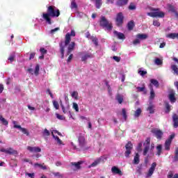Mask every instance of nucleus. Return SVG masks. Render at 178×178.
<instances>
[{"label":"nucleus","mask_w":178,"mask_h":178,"mask_svg":"<svg viewBox=\"0 0 178 178\" xmlns=\"http://www.w3.org/2000/svg\"><path fill=\"white\" fill-rule=\"evenodd\" d=\"M59 15H60V13H59V10L56 8L49 6L48 8V13H43L42 17L48 24H51L50 16L51 17H58Z\"/></svg>","instance_id":"f257e3e1"},{"label":"nucleus","mask_w":178,"mask_h":178,"mask_svg":"<svg viewBox=\"0 0 178 178\" xmlns=\"http://www.w3.org/2000/svg\"><path fill=\"white\" fill-rule=\"evenodd\" d=\"M70 37H76V32L74 30H72L71 33H67L65 35V42H61L60 43V53H61V58L63 59V56H65V47L66 45H69L70 44L71 38Z\"/></svg>","instance_id":"f03ea898"},{"label":"nucleus","mask_w":178,"mask_h":178,"mask_svg":"<svg viewBox=\"0 0 178 178\" xmlns=\"http://www.w3.org/2000/svg\"><path fill=\"white\" fill-rule=\"evenodd\" d=\"M100 26L105 29L106 31H111L112 30V24L106 20L105 17H102L99 21Z\"/></svg>","instance_id":"7ed1b4c3"},{"label":"nucleus","mask_w":178,"mask_h":178,"mask_svg":"<svg viewBox=\"0 0 178 178\" xmlns=\"http://www.w3.org/2000/svg\"><path fill=\"white\" fill-rule=\"evenodd\" d=\"M150 10V13H147V16H150V17H165V13L162 11L154 8H151Z\"/></svg>","instance_id":"20e7f679"},{"label":"nucleus","mask_w":178,"mask_h":178,"mask_svg":"<svg viewBox=\"0 0 178 178\" xmlns=\"http://www.w3.org/2000/svg\"><path fill=\"white\" fill-rule=\"evenodd\" d=\"M78 144L80 148H84L87 145V141L86 140V134L80 133L78 136Z\"/></svg>","instance_id":"39448f33"},{"label":"nucleus","mask_w":178,"mask_h":178,"mask_svg":"<svg viewBox=\"0 0 178 178\" xmlns=\"http://www.w3.org/2000/svg\"><path fill=\"white\" fill-rule=\"evenodd\" d=\"M104 161H106V156H102L97 159H96L92 163H91L90 165H88L89 168H95V166H98L101 162H104Z\"/></svg>","instance_id":"423d86ee"},{"label":"nucleus","mask_w":178,"mask_h":178,"mask_svg":"<svg viewBox=\"0 0 178 178\" xmlns=\"http://www.w3.org/2000/svg\"><path fill=\"white\" fill-rule=\"evenodd\" d=\"M0 152H4L5 154H8V155H15V156H16V155L19 154L17 152V150H15L12 147L7 148V149H5V148L0 149Z\"/></svg>","instance_id":"0eeeda50"},{"label":"nucleus","mask_w":178,"mask_h":178,"mask_svg":"<svg viewBox=\"0 0 178 178\" xmlns=\"http://www.w3.org/2000/svg\"><path fill=\"white\" fill-rule=\"evenodd\" d=\"M156 168V163H152L151 165V167L149 168L147 172H146L145 174V177L146 178L151 177L154 175Z\"/></svg>","instance_id":"6e6552de"},{"label":"nucleus","mask_w":178,"mask_h":178,"mask_svg":"<svg viewBox=\"0 0 178 178\" xmlns=\"http://www.w3.org/2000/svg\"><path fill=\"white\" fill-rule=\"evenodd\" d=\"M51 134L55 141H56L58 145H64L63 142H62V140L59 138V137L55 136V134H58V136H60V134L58 131L52 130Z\"/></svg>","instance_id":"1a4fd4ad"},{"label":"nucleus","mask_w":178,"mask_h":178,"mask_svg":"<svg viewBox=\"0 0 178 178\" xmlns=\"http://www.w3.org/2000/svg\"><path fill=\"white\" fill-rule=\"evenodd\" d=\"M13 124L14 129H19V130H20V131H22L23 133V134H26V136L29 135V131H27V129L26 128H23V127H22V126L18 125L17 122L13 121Z\"/></svg>","instance_id":"9d476101"},{"label":"nucleus","mask_w":178,"mask_h":178,"mask_svg":"<svg viewBox=\"0 0 178 178\" xmlns=\"http://www.w3.org/2000/svg\"><path fill=\"white\" fill-rule=\"evenodd\" d=\"M175 138V134H172L170 137L165 140V149L169 151L170 149V145L172 144V140Z\"/></svg>","instance_id":"9b49d317"},{"label":"nucleus","mask_w":178,"mask_h":178,"mask_svg":"<svg viewBox=\"0 0 178 178\" xmlns=\"http://www.w3.org/2000/svg\"><path fill=\"white\" fill-rule=\"evenodd\" d=\"M126 152H125V156L127 158H129V155L131 154V148H133V144H131V142H129L126 146Z\"/></svg>","instance_id":"f8f14e48"},{"label":"nucleus","mask_w":178,"mask_h":178,"mask_svg":"<svg viewBox=\"0 0 178 178\" xmlns=\"http://www.w3.org/2000/svg\"><path fill=\"white\" fill-rule=\"evenodd\" d=\"M152 133L154 134L155 137H156L158 140H161V138H162V136H163V133L162 132V131L158 129H153L152 131Z\"/></svg>","instance_id":"ddd939ff"},{"label":"nucleus","mask_w":178,"mask_h":178,"mask_svg":"<svg viewBox=\"0 0 178 178\" xmlns=\"http://www.w3.org/2000/svg\"><path fill=\"white\" fill-rule=\"evenodd\" d=\"M176 93L175 92V90H171L169 92L168 94V99H170V102H171V104H175V102H176V97H175V95Z\"/></svg>","instance_id":"4468645a"},{"label":"nucleus","mask_w":178,"mask_h":178,"mask_svg":"<svg viewBox=\"0 0 178 178\" xmlns=\"http://www.w3.org/2000/svg\"><path fill=\"white\" fill-rule=\"evenodd\" d=\"M168 9L169 12H171V13H173L174 16H175V17L178 19V12L176 11V8H175L172 5L168 4Z\"/></svg>","instance_id":"2eb2a0df"},{"label":"nucleus","mask_w":178,"mask_h":178,"mask_svg":"<svg viewBox=\"0 0 178 178\" xmlns=\"http://www.w3.org/2000/svg\"><path fill=\"white\" fill-rule=\"evenodd\" d=\"M123 14L122 13H120L117 15V17H116V24L117 26H120V24H122V23H123Z\"/></svg>","instance_id":"dca6fc26"},{"label":"nucleus","mask_w":178,"mask_h":178,"mask_svg":"<svg viewBox=\"0 0 178 178\" xmlns=\"http://www.w3.org/2000/svg\"><path fill=\"white\" fill-rule=\"evenodd\" d=\"M111 172L113 175H119V176H122L123 172H122V170L119 169V168L116 166H113L111 168Z\"/></svg>","instance_id":"f3484780"},{"label":"nucleus","mask_w":178,"mask_h":178,"mask_svg":"<svg viewBox=\"0 0 178 178\" xmlns=\"http://www.w3.org/2000/svg\"><path fill=\"white\" fill-rule=\"evenodd\" d=\"M81 163H83V161H79L77 163H72V169H73V170H79V169H80V168H81Z\"/></svg>","instance_id":"a211bd4d"},{"label":"nucleus","mask_w":178,"mask_h":178,"mask_svg":"<svg viewBox=\"0 0 178 178\" xmlns=\"http://www.w3.org/2000/svg\"><path fill=\"white\" fill-rule=\"evenodd\" d=\"M147 112H149L150 114H152L155 112V105L152 104V102H150L149 104V106L147 108Z\"/></svg>","instance_id":"6ab92c4d"},{"label":"nucleus","mask_w":178,"mask_h":178,"mask_svg":"<svg viewBox=\"0 0 178 178\" xmlns=\"http://www.w3.org/2000/svg\"><path fill=\"white\" fill-rule=\"evenodd\" d=\"M28 151H30V152H41V148L38 147H31L29 146L27 147Z\"/></svg>","instance_id":"aec40b11"},{"label":"nucleus","mask_w":178,"mask_h":178,"mask_svg":"<svg viewBox=\"0 0 178 178\" xmlns=\"http://www.w3.org/2000/svg\"><path fill=\"white\" fill-rule=\"evenodd\" d=\"M90 58H94V55H92V54L90 53H86L82 57H81V60L83 62L87 60V59Z\"/></svg>","instance_id":"412c9836"},{"label":"nucleus","mask_w":178,"mask_h":178,"mask_svg":"<svg viewBox=\"0 0 178 178\" xmlns=\"http://www.w3.org/2000/svg\"><path fill=\"white\" fill-rule=\"evenodd\" d=\"M114 35H115V36L119 38V40H124V34L122 33H119L116 31H115L113 32Z\"/></svg>","instance_id":"4be33fe9"},{"label":"nucleus","mask_w":178,"mask_h":178,"mask_svg":"<svg viewBox=\"0 0 178 178\" xmlns=\"http://www.w3.org/2000/svg\"><path fill=\"white\" fill-rule=\"evenodd\" d=\"M172 120L174 123V127L177 128L178 127V117L177 115L174 114L172 116Z\"/></svg>","instance_id":"5701e85b"},{"label":"nucleus","mask_w":178,"mask_h":178,"mask_svg":"<svg viewBox=\"0 0 178 178\" xmlns=\"http://www.w3.org/2000/svg\"><path fill=\"white\" fill-rule=\"evenodd\" d=\"M75 45H76V43H74V42H72L69 44L68 49H67V55H69V54H70V52H72V51H73V49H74Z\"/></svg>","instance_id":"b1692460"},{"label":"nucleus","mask_w":178,"mask_h":178,"mask_svg":"<svg viewBox=\"0 0 178 178\" xmlns=\"http://www.w3.org/2000/svg\"><path fill=\"white\" fill-rule=\"evenodd\" d=\"M127 2H129V0H118L117 1V5L118 6H123L127 5Z\"/></svg>","instance_id":"393cba45"},{"label":"nucleus","mask_w":178,"mask_h":178,"mask_svg":"<svg viewBox=\"0 0 178 178\" xmlns=\"http://www.w3.org/2000/svg\"><path fill=\"white\" fill-rule=\"evenodd\" d=\"M136 38H138L140 41L142 40H147V38H148V35H147V34H138V35H136Z\"/></svg>","instance_id":"a878e982"},{"label":"nucleus","mask_w":178,"mask_h":178,"mask_svg":"<svg viewBox=\"0 0 178 178\" xmlns=\"http://www.w3.org/2000/svg\"><path fill=\"white\" fill-rule=\"evenodd\" d=\"M134 163L135 165H138V163H140V154H138V153H136L134 156Z\"/></svg>","instance_id":"bb28decb"},{"label":"nucleus","mask_w":178,"mask_h":178,"mask_svg":"<svg viewBox=\"0 0 178 178\" xmlns=\"http://www.w3.org/2000/svg\"><path fill=\"white\" fill-rule=\"evenodd\" d=\"M171 69L173 72V74L178 76V67L175 64H172L171 65Z\"/></svg>","instance_id":"cd10ccee"},{"label":"nucleus","mask_w":178,"mask_h":178,"mask_svg":"<svg viewBox=\"0 0 178 178\" xmlns=\"http://www.w3.org/2000/svg\"><path fill=\"white\" fill-rule=\"evenodd\" d=\"M35 168H40V169H42L43 170H47L48 168L44 164H40V163H35L34 165Z\"/></svg>","instance_id":"c85d7f7f"},{"label":"nucleus","mask_w":178,"mask_h":178,"mask_svg":"<svg viewBox=\"0 0 178 178\" xmlns=\"http://www.w3.org/2000/svg\"><path fill=\"white\" fill-rule=\"evenodd\" d=\"M90 40L93 42L95 47H98V38L95 36H91Z\"/></svg>","instance_id":"c756f323"},{"label":"nucleus","mask_w":178,"mask_h":178,"mask_svg":"<svg viewBox=\"0 0 178 178\" xmlns=\"http://www.w3.org/2000/svg\"><path fill=\"white\" fill-rule=\"evenodd\" d=\"M138 74H140V76H145V74H147V70H145L144 68H139L138 70Z\"/></svg>","instance_id":"7c9ffc66"},{"label":"nucleus","mask_w":178,"mask_h":178,"mask_svg":"<svg viewBox=\"0 0 178 178\" xmlns=\"http://www.w3.org/2000/svg\"><path fill=\"white\" fill-rule=\"evenodd\" d=\"M0 122L3 124V126H8L9 124V122L6 119H5L2 115H0Z\"/></svg>","instance_id":"2f4dec72"},{"label":"nucleus","mask_w":178,"mask_h":178,"mask_svg":"<svg viewBox=\"0 0 178 178\" xmlns=\"http://www.w3.org/2000/svg\"><path fill=\"white\" fill-rule=\"evenodd\" d=\"M155 98V91H154V88L150 85V99H154Z\"/></svg>","instance_id":"473e14b6"},{"label":"nucleus","mask_w":178,"mask_h":178,"mask_svg":"<svg viewBox=\"0 0 178 178\" xmlns=\"http://www.w3.org/2000/svg\"><path fill=\"white\" fill-rule=\"evenodd\" d=\"M15 52H12L10 54V56H9L8 60H9V62H10V63H12V62H13V60H15Z\"/></svg>","instance_id":"72a5a7b5"},{"label":"nucleus","mask_w":178,"mask_h":178,"mask_svg":"<svg viewBox=\"0 0 178 178\" xmlns=\"http://www.w3.org/2000/svg\"><path fill=\"white\" fill-rule=\"evenodd\" d=\"M102 5V0H95V6L97 9H99Z\"/></svg>","instance_id":"f704fd0d"},{"label":"nucleus","mask_w":178,"mask_h":178,"mask_svg":"<svg viewBox=\"0 0 178 178\" xmlns=\"http://www.w3.org/2000/svg\"><path fill=\"white\" fill-rule=\"evenodd\" d=\"M137 90L138 92H143L144 94H147V90H145V87H137Z\"/></svg>","instance_id":"c9c22d12"},{"label":"nucleus","mask_w":178,"mask_h":178,"mask_svg":"<svg viewBox=\"0 0 178 178\" xmlns=\"http://www.w3.org/2000/svg\"><path fill=\"white\" fill-rule=\"evenodd\" d=\"M116 99H117L118 102H119L120 104H122V102H123V95H118L116 96Z\"/></svg>","instance_id":"e433bc0d"},{"label":"nucleus","mask_w":178,"mask_h":178,"mask_svg":"<svg viewBox=\"0 0 178 178\" xmlns=\"http://www.w3.org/2000/svg\"><path fill=\"white\" fill-rule=\"evenodd\" d=\"M156 149H157L156 155L159 156V155H161V153L162 152V145H159L156 147Z\"/></svg>","instance_id":"4c0bfd02"},{"label":"nucleus","mask_w":178,"mask_h":178,"mask_svg":"<svg viewBox=\"0 0 178 178\" xmlns=\"http://www.w3.org/2000/svg\"><path fill=\"white\" fill-rule=\"evenodd\" d=\"M150 81L151 83L153 84V86H154L155 87H159V82H158V81H156V79H151Z\"/></svg>","instance_id":"58836bf2"},{"label":"nucleus","mask_w":178,"mask_h":178,"mask_svg":"<svg viewBox=\"0 0 178 178\" xmlns=\"http://www.w3.org/2000/svg\"><path fill=\"white\" fill-rule=\"evenodd\" d=\"M71 97H72V98H74V99H77V98L79 97V92H77V91L72 92Z\"/></svg>","instance_id":"ea45409f"},{"label":"nucleus","mask_w":178,"mask_h":178,"mask_svg":"<svg viewBox=\"0 0 178 178\" xmlns=\"http://www.w3.org/2000/svg\"><path fill=\"white\" fill-rule=\"evenodd\" d=\"M134 27V22H129L127 24L128 30H133V28Z\"/></svg>","instance_id":"a19ab883"},{"label":"nucleus","mask_w":178,"mask_h":178,"mask_svg":"<svg viewBox=\"0 0 178 178\" xmlns=\"http://www.w3.org/2000/svg\"><path fill=\"white\" fill-rule=\"evenodd\" d=\"M141 115V108H138L135 111L134 118H138Z\"/></svg>","instance_id":"79ce46f5"},{"label":"nucleus","mask_w":178,"mask_h":178,"mask_svg":"<svg viewBox=\"0 0 178 178\" xmlns=\"http://www.w3.org/2000/svg\"><path fill=\"white\" fill-rule=\"evenodd\" d=\"M72 108L74 109L75 112L79 113V104H77V103H73L72 104Z\"/></svg>","instance_id":"37998d69"},{"label":"nucleus","mask_w":178,"mask_h":178,"mask_svg":"<svg viewBox=\"0 0 178 178\" xmlns=\"http://www.w3.org/2000/svg\"><path fill=\"white\" fill-rule=\"evenodd\" d=\"M39 72H40V65H35V70H34V74H35V76H38Z\"/></svg>","instance_id":"c03bdc74"},{"label":"nucleus","mask_w":178,"mask_h":178,"mask_svg":"<svg viewBox=\"0 0 178 178\" xmlns=\"http://www.w3.org/2000/svg\"><path fill=\"white\" fill-rule=\"evenodd\" d=\"M148 151H149V146L146 145L145 146V148L143 149V155H147L148 154Z\"/></svg>","instance_id":"a18cd8bd"},{"label":"nucleus","mask_w":178,"mask_h":178,"mask_svg":"<svg viewBox=\"0 0 178 178\" xmlns=\"http://www.w3.org/2000/svg\"><path fill=\"white\" fill-rule=\"evenodd\" d=\"M122 118L124 120H126L127 119V114L126 113V108H122Z\"/></svg>","instance_id":"49530a36"},{"label":"nucleus","mask_w":178,"mask_h":178,"mask_svg":"<svg viewBox=\"0 0 178 178\" xmlns=\"http://www.w3.org/2000/svg\"><path fill=\"white\" fill-rule=\"evenodd\" d=\"M174 161H175V162L178 161V147H177L175 149V155L174 156Z\"/></svg>","instance_id":"de8ad7c7"},{"label":"nucleus","mask_w":178,"mask_h":178,"mask_svg":"<svg viewBox=\"0 0 178 178\" xmlns=\"http://www.w3.org/2000/svg\"><path fill=\"white\" fill-rule=\"evenodd\" d=\"M154 63L155 65H157L158 66L162 65V60L159 59V58H156L154 60Z\"/></svg>","instance_id":"09e8293b"},{"label":"nucleus","mask_w":178,"mask_h":178,"mask_svg":"<svg viewBox=\"0 0 178 178\" xmlns=\"http://www.w3.org/2000/svg\"><path fill=\"white\" fill-rule=\"evenodd\" d=\"M170 108H171L170 105H169L168 103H166L165 104V108H166L165 113H169V112H170Z\"/></svg>","instance_id":"8fccbe9b"},{"label":"nucleus","mask_w":178,"mask_h":178,"mask_svg":"<svg viewBox=\"0 0 178 178\" xmlns=\"http://www.w3.org/2000/svg\"><path fill=\"white\" fill-rule=\"evenodd\" d=\"M150 143H151V138H147L146 139L145 143H144V146L145 147V146L148 145V147H149Z\"/></svg>","instance_id":"3c124183"},{"label":"nucleus","mask_w":178,"mask_h":178,"mask_svg":"<svg viewBox=\"0 0 178 178\" xmlns=\"http://www.w3.org/2000/svg\"><path fill=\"white\" fill-rule=\"evenodd\" d=\"M53 105L55 109H59V104L56 101H53Z\"/></svg>","instance_id":"603ef678"},{"label":"nucleus","mask_w":178,"mask_h":178,"mask_svg":"<svg viewBox=\"0 0 178 178\" xmlns=\"http://www.w3.org/2000/svg\"><path fill=\"white\" fill-rule=\"evenodd\" d=\"M141 147H143V143H140L138 144V146L136 147L137 151H138L139 152L143 151V149H141Z\"/></svg>","instance_id":"864d4df0"},{"label":"nucleus","mask_w":178,"mask_h":178,"mask_svg":"<svg viewBox=\"0 0 178 178\" xmlns=\"http://www.w3.org/2000/svg\"><path fill=\"white\" fill-rule=\"evenodd\" d=\"M140 42H141V40L139 38H136V39L135 40H134L133 44H134V45H138V44H140Z\"/></svg>","instance_id":"5fc2aeb1"},{"label":"nucleus","mask_w":178,"mask_h":178,"mask_svg":"<svg viewBox=\"0 0 178 178\" xmlns=\"http://www.w3.org/2000/svg\"><path fill=\"white\" fill-rule=\"evenodd\" d=\"M129 10H135L136 9V5L134 3H131L129 6Z\"/></svg>","instance_id":"6e6d98bb"},{"label":"nucleus","mask_w":178,"mask_h":178,"mask_svg":"<svg viewBox=\"0 0 178 178\" xmlns=\"http://www.w3.org/2000/svg\"><path fill=\"white\" fill-rule=\"evenodd\" d=\"M56 116L57 119H58L59 120H65V117L59 115L58 113H56Z\"/></svg>","instance_id":"4d7b16f0"},{"label":"nucleus","mask_w":178,"mask_h":178,"mask_svg":"<svg viewBox=\"0 0 178 178\" xmlns=\"http://www.w3.org/2000/svg\"><path fill=\"white\" fill-rule=\"evenodd\" d=\"M59 27L55 28L54 29H51L50 31V34H55V33H56V31H59Z\"/></svg>","instance_id":"13d9d810"},{"label":"nucleus","mask_w":178,"mask_h":178,"mask_svg":"<svg viewBox=\"0 0 178 178\" xmlns=\"http://www.w3.org/2000/svg\"><path fill=\"white\" fill-rule=\"evenodd\" d=\"M40 52L41 55H45V54H47V49H45L44 48H40Z\"/></svg>","instance_id":"bf43d9fd"},{"label":"nucleus","mask_w":178,"mask_h":178,"mask_svg":"<svg viewBox=\"0 0 178 178\" xmlns=\"http://www.w3.org/2000/svg\"><path fill=\"white\" fill-rule=\"evenodd\" d=\"M168 178H178V174H175L173 176V174H169Z\"/></svg>","instance_id":"052dcab7"},{"label":"nucleus","mask_w":178,"mask_h":178,"mask_svg":"<svg viewBox=\"0 0 178 178\" xmlns=\"http://www.w3.org/2000/svg\"><path fill=\"white\" fill-rule=\"evenodd\" d=\"M71 8L72 9H76V8H77V4L76 3L75 1H72V3H71Z\"/></svg>","instance_id":"680f3d73"},{"label":"nucleus","mask_w":178,"mask_h":178,"mask_svg":"<svg viewBox=\"0 0 178 178\" xmlns=\"http://www.w3.org/2000/svg\"><path fill=\"white\" fill-rule=\"evenodd\" d=\"M54 175L56 177H58V178H62L63 177V175L60 174L59 172H54Z\"/></svg>","instance_id":"e2e57ef3"},{"label":"nucleus","mask_w":178,"mask_h":178,"mask_svg":"<svg viewBox=\"0 0 178 178\" xmlns=\"http://www.w3.org/2000/svg\"><path fill=\"white\" fill-rule=\"evenodd\" d=\"M153 25L155 26L156 27H159L161 26V24L159 23V22L154 20L153 22Z\"/></svg>","instance_id":"0e129e2a"},{"label":"nucleus","mask_w":178,"mask_h":178,"mask_svg":"<svg viewBox=\"0 0 178 178\" xmlns=\"http://www.w3.org/2000/svg\"><path fill=\"white\" fill-rule=\"evenodd\" d=\"M113 59L115 62H120V57H119V56H113Z\"/></svg>","instance_id":"69168bd1"},{"label":"nucleus","mask_w":178,"mask_h":178,"mask_svg":"<svg viewBox=\"0 0 178 178\" xmlns=\"http://www.w3.org/2000/svg\"><path fill=\"white\" fill-rule=\"evenodd\" d=\"M26 175L29 176V177H31V178H34V177L35 176L34 173H28V172L26 173Z\"/></svg>","instance_id":"338daca9"},{"label":"nucleus","mask_w":178,"mask_h":178,"mask_svg":"<svg viewBox=\"0 0 178 178\" xmlns=\"http://www.w3.org/2000/svg\"><path fill=\"white\" fill-rule=\"evenodd\" d=\"M43 135L44 136H49V131H48V129H44L43 131Z\"/></svg>","instance_id":"774afa93"}]
</instances>
